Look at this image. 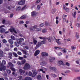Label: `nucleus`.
<instances>
[{
	"mask_svg": "<svg viewBox=\"0 0 80 80\" xmlns=\"http://www.w3.org/2000/svg\"><path fill=\"white\" fill-rule=\"evenodd\" d=\"M45 41L43 40L42 41H41L40 42H38V44L37 45H36V46L35 48V49L36 50V49H37L38 48H39L40 46H41V45H43V44H45Z\"/></svg>",
	"mask_w": 80,
	"mask_h": 80,
	"instance_id": "1",
	"label": "nucleus"
},
{
	"mask_svg": "<svg viewBox=\"0 0 80 80\" xmlns=\"http://www.w3.org/2000/svg\"><path fill=\"white\" fill-rule=\"evenodd\" d=\"M30 68V64L27 63H25L24 67V70H28Z\"/></svg>",
	"mask_w": 80,
	"mask_h": 80,
	"instance_id": "2",
	"label": "nucleus"
},
{
	"mask_svg": "<svg viewBox=\"0 0 80 80\" xmlns=\"http://www.w3.org/2000/svg\"><path fill=\"white\" fill-rule=\"evenodd\" d=\"M5 25H2L1 26H0V33H4L5 32V29L2 28V27H4Z\"/></svg>",
	"mask_w": 80,
	"mask_h": 80,
	"instance_id": "3",
	"label": "nucleus"
},
{
	"mask_svg": "<svg viewBox=\"0 0 80 80\" xmlns=\"http://www.w3.org/2000/svg\"><path fill=\"white\" fill-rule=\"evenodd\" d=\"M37 27H38V26L37 25H35L34 26L30 28V31H34L35 29H37Z\"/></svg>",
	"mask_w": 80,
	"mask_h": 80,
	"instance_id": "4",
	"label": "nucleus"
},
{
	"mask_svg": "<svg viewBox=\"0 0 80 80\" xmlns=\"http://www.w3.org/2000/svg\"><path fill=\"white\" fill-rule=\"evenodd\" d=\"M63 10H65L66 12H69V8H67V7L66 6H65V5H63Z\"/></svg>",
	"mask_w": 80,
	"mask_h": 80,
	"instance_id": "5",
	"label": "nucleus"
},
{
	"mask_svg": "<svg viewBox=\"0 0 80 80\" xmlns=\"http://www.w3.org/2000/svg\"><path fill=\"white\" fill-rule=\"evenodd\" d=\"M19 72L20 75H23V74L25 73V71L24 70H23L22 69H19Z\"/></svg>",
	"mask_w": 80,
	"mask_h": 80,
	"instance_id": "6",
	"label": "nucleus"
},
{
	"mask_svg": "<svg viewBox=\"0 0 80 80\" xmlns=\"http://www.w3.org/2000/svg\"><path fill=\"white\" fill-rule=\"evenodd\" d=\"M41 55L42 57H48V53L46 52H42Z\"/></svg>",
	"mask_w": 80,
	"mask_h": 80,
	"instance_id": "7",
	"label": "nucleus"
},
{
	"mask_svg": "<svg viewBox=\"0 0 80 80\" xmlns=\"http://www.w3.org/2000/svg\"><path fill=\"white\" fill-rule=\"evenodd\" d=\"M18 4L20 5H23L25 4V1L24 0H21L18 2Z\"/></svg>",
	"mask_w": 80,
	"mask_h": 80,
	"instance_id": "8",
	"label": "nucleus"
},
{
	"mask_svg": "<svg viewBox=\"0 0 80 80\" xmlns=\"http://www.w3.org/2000/svg\"><path fill=\"white\" fill-rule=\"evenodd\" d=\"M40 50H36L34 53V56H37L38 54L40 53Z\"/></svg>",
	"mask_w": 80,
	"mask_h": 80,
	"instance_id": "9",
	"label": "nucleus"
},
{
	"mask_svg": "<svg viewBox=\"0 0 80 80\" xmlns=\"http://www.w3.org/2000/svg\"><path fill=\"white\" fill-rule=\"evenodd\" d=\"M10 32L11 33H13V31L14 33H17V31H16V30H15V28H12V29L10 28L9 29Z\"/></svg>",
	"mask_w": 80,
	"mask_h": 80,
	"instance_id": "10",
	"label": "nucleus"
},
{
	"mask_svg": "<svg viewBox=\"0 0 80 80\" xmlns=\"http://www.w3.org/2000/svg\"><path fill=\"white\" fill-rule=\"evenodd\" d=\"M22 41H24V39L22 38H20L18 40V41L20 44L22 43H23Z\"/></svg>",
	"mask_w": 80,
	"mask_h": 80,
	"instance_id": "11",
	"label": "nucleus"
},
{
	"mask_svg": "<svg viewBox=\"0 0 80 80\" xmlns=\"http://www.w3.org/2000/svg\"><path fill=\"white\" fill-rule=\"evenodd\" d=\"M77 14V12L76 11H74L72 13V16L73 18H76V15Z\"/></svg>",
	"mask_w": 80,
	"mask_h": 80,
	"instance_id": "12",
	"label": "nucleus"
},
{
	"mask_svg": "<svg viewBox=\"0 0 80 80\" xmlns=\"http://www.w3.org/2000/svg\"><path fill=\"white\" fill-rule=\"evenodd\" d=\"M49 68L50 70H52L54 71V72H55L57 70L56 68L54 67H52L51 66L49 67Z\"/></svg>",
	"mask_w": 80,
	"mask_h": 80,
	"instance_id": "13",
	"label": "nucleus"
},
{
	"mask_svg": "<svg viewBox=\"0 0 80 80\" xmlns=\"http://www.w3.org/2000/svg\"><path fill=\"white\" fill-rule=\"evenodd\" d=\"M37 12L35 11H33L31 12V17H33L36 15Z\"/></svg>",
	"mask_w": 80,
	"mask_h": 80,
	"instance_id": "14",
	"label": "nucleus"
},
{
	"mask_svg": "<svg viewBox=\"0 0 80 80\" xmlns=\"http://www.w3.org/2000/svg\"><path fill=\"white\" fill-rule=\"evenodd\" d=\"M8 55H9L8 57L10 58V59H12V52H9L8 53Z\"/></svg>",
	"mask_w": 80,
	"mask_h": 80,
	"instance_id": "15",
	"label": "nucleus"
},
{
	"mask_svg": "<svg viewBox=\"0 0 80 80\" xmlns=\"http://www.w3.org/2000/svg\"><path fill=\"white\" fill-rule=\"evenodd\" d=\"M37 72H33L32 74V77H35V76L37 75Z\"/></svg>",
	"mask_w": 80,
	"mask_h": 80,
	"instance_id": "16",
	"label": "nucleus"
},
{
	"mask_svg": "<svg viewBox=\"0 0 80 80\" xmlns=\"http://www.w3.org/2000/svg\"><path fill=\"white\" fill-rule=\"evenodd\" d=\"M8 42L10 44H13V41L12 39H10L8 40Z\"/></svg>",
	"mask_w": 80,
	"mask_h": 80,
	"instance_id": "17",
	"label": "nucleus"
},
{
	"mask_svg": "<svg viewBox=\"0 0 80 80\" xmlns=\"http://www.w3.org/2000/svg\"><path fill=\"white\" fill-rule=\"evenodd\" d=\"M21 51L22 52H23V54H25V55H27V51H25V50L23 49L21 50Z\"/></svg>",
	"mask_w": 80,
	"mask_h": 80,
	"instance_id": "18",
	"label": "nucleus"
},
{
	"mask_svg": "<svg viewBox=\"0 0 80 80\" xmlns=\"http://www.w3.org/2000/svg\"><path fill=\"white\" fill-rule=\"evenodd\" d=\"M15 45H16V47H19V45H20V43L18 42H14Z\"/></svg>",
	"mask_w": 80,
	"mask_h": 80,
	"instance_id": "19",
	"label": "nucleus"
},
{
	"mask_svg": "<svg viewBox=\"0 0 80 80\" xmlns=\"http://www.w3.org/2000/svg\"><path fill=\"white\" fill-rule=\"evenodd\" d=\"M8 65H9V67H10V68H13V64L12 63V62H9L8 63Z\"/></svg>",
	"mask_w": 80,
	"mask_h": 80,
	"instance_id": "20",
	"label": "nucleus"
},
{
	"mask_svg": "<svg viewBox=\"0 0 80 80\" xmlns=\"http://www.w3.org/2000/svg\"><path fill=\"white\" fill-rule=\"evenodd\" d=\"M6 64V61H5V60H3L2 61V64H0L1 65H4Z\"/></svg>",
	"mask_w": 80,
	"mask_h": 80,
	"instance_id": "21",
	"label": "nucleus"
},
{
	"mask_svg": "<svg viewBox=\"0 0 80 80\" xmlns=\"http://www.w3.org/2000/svg\"><path fill=\"white\" fill-rule=\"evenodd\" d=\"M53 38H52V37H49L47 39L48 40V42H51V39H53Z\"/></svg>",
	"mask_w": 80,
	"mask_h": 80,
	"instance_id": "22",
	"label": "nucleus"
},
{
	"mask_svg": "<svg viewBox=\"0 0 80 80\" xmlns=\"http://www.w3.org/2000/svg\"><path fill=\"white\" fill-rule=\"evenodd\" d=\"M3 70H5V66H3L1 68H0V71H2Z\"/></svg>",
	"mask_w": 80,
	"mask_h": 80,
	"instance_id": "23",
	"label": "nucleus"
},
{
	"mask_svg": "<svg viewBox=\"0 0 80 80\" xmlns=\"http://www.w3.org/2000/svg\"><path fill=\"white\" fill-rule=\"evenodd\" d=\"M25 80H32V78L29 77H26Z\"/></svg>",
	"mask_w": 80,
	"mask_h": 80,
	"instance_id": "24",
	"label": "nucleus"
},
{
	"mask_svg": "<svg viewBox=\"0 0 80 80\" xmlns=\"http://www.w3.org/2000/svg\"><path fill=\"white\" fill-rule=\"evenodd\" d=\"M41 65H45V61H43L42 62H41L40 63Z\"/></svg>",
	"mask_w": 80,
	"mask_h": 80,
	"instance_id": "25",
	"label": "nucleus"
},
{
	"mask_svg": "<svg viewBox=\"0 0 80 80\" xmlns=\"http://www.w3.org/2000/svg\"><path fill=\"white\" fill-rule=\"evenodd\" d=\"M37 78L38 80H41V76L40 75H38L37 76Z\"/></svg>",
	"mask_w": 80,
	"mask_h": 80,
	"instance_id": "26",
	"label": "nucleus"
},
{
	"mask_svg": "<svg viewBox=\"0 0 80 80\" xmlns=\"http://www.w3.org/2000/svg\"><path fill=\"white\" fill-rule=\"evenodd\" d=\"M11 39H12V40H15L16 38L15 37H14L13 36H11Z\"/></svg>",
	"mask_w": 80,
	"mask_h": 80,
	"instance_id": "27",
	"label": "nucleus"
},
{
	"mask_svg": "<svg viewBox=\"0 0 80 80\" xmlns=\"http://www.w3.org/2000/svg\"><path fill=\"white\" fill-rule=\"evenodd\" d=\"M26 18V16L25 15H24L20 18L21 19H25Z\"/></svg>",
	"mask_w": 80,
	"mask_h": 80,
	"instance_id": "28",
	"label": "nucleus"
},
{
	"mask_svg": "<svg viewBox=\"0 0 80 80\" xmlns=\"http://www.w3.org/2000/svg\"><path fill=\"white\" fill-rule=\"evenodd\" d=\"M26 62V60L25 59H23L21 61V63H22V64H24V63H25Z\"/></svg>",
	"mask_w": 80,
	"mask_h": 80,
	"instance_id": "29",
	"label": "nucleus"
},
{
	"mask_svg": "<svg viewBox=\"0 0 80 80\" xmlns=\"http://www.w3.org/2000/svg\"><path fill=\"white\" fill-rule=\"evenodd\" d=\"M76 38L77 39H78V38H79V36L78 35V34L77 32L76 33Z\"/></svg>",
	"mask_w": 80,
	"mask_h": 80,
	"instance_id": "30",
	"label": "nucleus"
},
{
	"mask_svg": "<svg viewBox=\"0 0 80 80\" xmlns=\"http://www.w3.org/2000/svg\"><path fill=\"white\" fill-rule=\"evenodd\" d=\"M42 33H46V32H47V29H46V28L43 29L42 30Z\"/></svg>",
	"mask_w": 80,
	"mask_h": 80,
	"instance_id": "31",
	"label": "nucleus"
},
{
	"mask_svg": "<svg viewBox=\"0 0 80 80\" xmlns=\"http://www.w3.org/2000/svg\"><path fill=\"white\" fill-rule=\"evenodd\" d=\"M59 63H60V65H62L63 66L65 65V64L63 63V61H60Z\"/></svg>",
	"mask_w": 80,
	"mask_h": 80,
	"instance_id": "32",
	"label": "nucleus"
},
{
	"mask_svg": "<svg viewBox=\"0 0 80 80\" xmlns=\"http://www.w3.org/2000/svg\"><path fill=\"white\" fill-rule=\"evenodd\" d=\"M51 75L54 78L57 77V75L53 73L51 74Z\"/></svg>",
	"mask_w": 80,
	"mask_h": 80,
	"instance_id": "33",
	"label": "nucleus"
},
{
	"mask_svg": "<svg viewBox=\"0 0 80 80\" xmlns=\"http://www.w3.org/2000/svg\"><path fill=\"white\" fill-rule=\"evenodd\" d=\"M13 55L15 57H18V55L17 54V53L15 52L13 53Z\"/></svg>",
	"mask_w": 80,
	"mask_h": 80,
	"instance_id": "34",
	"label": "nucleus"
},
{
	"mask_svg": "<svg viewBox=\"0 0 80 80\" xmlns=\"http://www.w3.org/2000/svg\"><path fill=\"white\" fill-rule=\"evenodd\" d=\"M17 64L19 66L22 65V63H21L20 61H18L17 62Z\"/></svg>",
	"mask_w": 80,
	"mask_h": 80,
	"instance_id": "35",
	"label": "nucleus"
},
{
	"mask_svg": "<svg viewBox=\"0 0 80 80\" xmlns=\"http://www.w3.org/2000/svg\"><path fill=\"white\" fill-rule=\"evenodd\" d=\"M2 42L4 43H7V41L5 39H4L2 40Z\"/></svg>",
	"mask_w": 80,
	"mask_h": 80,
	"instance_id": "36",
	"label": "nucleus"
},
{
	"mask_svg": "<svg viewBox=\"0 0 80 80\" xmlns=\"http://www.w3.org/2000/svg\"><path fill=\"white\" fill-rule=\"evenodd\" d=\"M71 49L72 50H75L76 49V47L73 46H72L71 47Z\"/></svg>",
	"mask_w": 80,
	"mask_h": 80,
	"instance_id": "37",
	"label": "nucleus"
},
{
	"mask_svg": "<svg viewBox=\"0 0 80 80\" xmlns=\"http://www.w3.org/2000/svg\"><path fill=\"white\" fill-rule=\"evenodd\" d=\"M63 20H65V22H66V23H68V20H67L66 19V18H63Z\"/></svg>",
	"mask_w": 80,
	"mask_h": 80,
	"instance_id": "38",
	"label": "nucleus"
},
{
	"mask_svg": "<svg viewBox=\"0 0 80 80\" xmlns=\"http://www.w3.org/2000/svg\"><path fill=\"white\" fill-rule=\"evenodd\" d=\"M44 26V24L42 23L40 24V25H39V27H42Z\"/></svg>",
	"mask_w": 80,
	"mask_h": 80,
	"instance_id": "39",
	"label": "nucleus"
},
{
	"mask_svg": "<svg viewBox=\"0 0 80 80\" xmlns=\"http://www.w3.org/2000/svg\"><path fill=\"white\" fill-rule=\"evenodd\" d=\"M53 40H56V42H57V41H59V40H60V39H56V38H55V37H53Z\"/></svg>",
	"mask_w": 80,
	"mask_h": 80,
	"instance_id": "40",
	"label": "nucleus"
},
{
	"mask_svg": "<svg viewBox=\"0 0 80 80\" xmlns=\"http://www.w3.org/2000/svg\"><path fill=\"white\" fill-rule=\"evenodd\" d=\"M24 48L26 49H27V50H28L29 49V48L27 46H25L24 47Z\"/></svg>",
	"mask_w": 80,
	"mask_h": 80,
	"instance_id": "41",
	"label": "nucleus"
},
{
	"mask_svg": "<svg viewBox=\"0 0 80 80\" xmlns=\"http://www.w3.org/2000/svg\"><path fill=\"white\" fill-rule=\"evenodd\" d=\"M37 40H34L33 41V43H34V45H36V43H37Z\"/></svg>",
	"mask_w": 80,
	"mask_h": 80,
	"instance_id": "42",
	"label": "nucleus"
},
{
	"mask_svg": "<svg viewBox=\"0 0 80 80\" xmlns=\"http://www.w3.org/2000/svg\"><path fill=\"white\" fill-rule=\"evenodd\" d=\"M77 27H78V28H80V23H77L76 24Z\"/></svg>",
	"mask_w": 80,
	"mask_h": 80,
	"instance_id": "43",
	"label": "nucleus"
},
{
	"mask_svg": "<svg viewBox=\"0 0 80 80\" xmlns=\"http://www.w3.org/2000/svg\"><path fill=\"white\" fill-rule=\"evenodd\" d=\"M22 76H20L18 77V78H19V79H18V80H23L22 79Z\"/></svg>",
	"mask_w": 80,
	"mask_h": 80,
	"instance_id": "44",
	"label": "nucleus"
},
{
	"mask_svg": "<svg viewBox=\"0 0 80 80\" xmlns=\"http://www.w3.org/2000/svg\"><path fill=\"white\" fill-rule=\"evenodd\" d=\"M28 75L29 76H31V75H32V72L30 71L29 72Z\"/></svg>",
	"mask_w": 80,
	"mask_h": 80,
	"instance_id": "45",
	"label": "nucleus"
},
{
	"mask_svg": "<svg viewBox=\"0 0 80 80\" xmlns=\"http://www.w3.org/2000/svg\"><path fill=\"white\" fill-rule=\"evenodd\" d=\"M8 73H11V71L10 70H8L7 71Z\"/></svg>",
	"mask_w": 80,
	"mask_h": 80,
	"instance_id": "46",
	"label": "nucleus"
},
{
	"mask_svg": "<svg viewBox=\"0 0 80 80\" xmlns=\"http://www.w3.org/2000/svg\"><path fill=\"white\" fill-rule=\"evenodd\" d=\"M11 70H12V71H13L14 72H15V71L16 70L15 69L13 68H11Z\"/></svg>",
	"mask_w": 80,
	"mask_h": 80,
	"instance_id": "47",
	"label": "nucleus"
},
{
	"mask_svg": "<svg viewBox=\"0 0 80 80\" xmlns=\"http://www.w3.org/2000/svg\"><path fill=\"white\" fill-rule=\"evenodd\" d=\"M62 51L63 52V53H67V51H66L65 49H63V50H62Z\"/></svg>",
	"mask_w": 80,
	"mask_h": 80,
	"instance_id": "48",
	"label": "nucleus"
},
{
	"mask_svg": "<svg viewBox=\"0 0 80 80\" xmlns=\"http://www.w3.org/2000/svg\"><path fill=\"white\" fill-rule=\"evenodd\" d=\"M2 23L3 24H5V19L3 20L2 21Z\"/></svg>",
	"mask_w": 80,
	"mask_h": 80,
	"instance_id": "49",
	"label": "nucleus"
},
{
	"mask_svg": "<svg viewBox=\"0 0 80 80\" xmlns=\"http://www.w3.org/2000/svg\"><path fill=\"white\" fill-rule=\"evenodd\" d=\"M41 31V29L40 28H39L38 29L36 30V32H39Z\"/></svg>",
	"mask_w": 80,
	"mask_h": 80,
	"instance_id": "50",
	"label": "nucleus"
},
{
	"mask_svg": "<svg viewBox=\"0 0 80 80\" xmlns=\"http://www.w3.org/2000/svg\"><path fill=\"white\" fill-rule=\"evenodd\" d=\"M66 65H67V66H68L69 67L70 66V63H68V62H67L66 63Z\"/></svg>",
	"mask_w": 80,
	"mask_h": 80,
	"instance_id": "51",
	"label": "nucleus"
},
{
	"mask_svg": "<svg viewBox=\"0 0 80 80\" xmlns=\"http://www.w3.org/2000/svg\"><path fill=\"white\" fill-rule=\"evenodd\" d=\"M66 73H70V71L69 70H67L65 72Z\"/></svg>",
	"mask_w": 80,
	"mask_h": 80,
	"instance_id": "52",
	"label": "nucleus"
},
{
	"mask_svg": "<svg viewBox=\"0 0 80 80\" xmlns=\"http://www.w3.org/2000/svg\"><path fill=\"white\" fill-rule=\"evenodd\" d=\"M6 8H7L8 9V10H10V9H11V8H10V7L8 6H6Z\"/></svg>",
	"mask_w": 80,
	"mask_h": 80,
	"instance_id": "53",
	"label": "nucleus"
},
{
	"mask_svg": "<svg viewBox=\"0 0 80 80\" xmlns=\"http://www.w3.org/2000/svg\"><path fill=\"white\" fill-rule=\"evenodd\" d=\"M18 54L19 55H22V53L18 51Z\"/></svg>",
	"mask_w": 80,
	"mask_h": 80,
	"instance_id": "54",
	"label": "nucleus"
},
{
	"mask_svg": "<svg viewBox=\"0 0 80 80\" xmlns=\"http://www.w3.org/2000/svg\"><path fill=\"white\" fill-rule=\"evenodd\" d=\"M25 7H26V5L24 6L23 7L22 9V10H25Z\"/></svg>",
	"mask_w": 80,
	"mask_h": 80,
	"instance_id": "55",
	"label": "nucleus"
},
{
	"mask_svg": "<svg viewBox=\"0 0 80 80\" xmlns=\"http://www.w3.org/2000/svg\"><path fill=\"white\" fill-rule=\"evenodd\" d=\"M13 14L12 13L11 14H10V18H12V17H13Z\"/></svg>",
	"mask_w": 80,
	"mask_h": 80,
	"instance_id": "56",
	"label": "nucleus"
},
{
	"mask_svg": "<svg viewBox=\"0 0 80 80\" xmlns=\"http://www.w3.org/2000/svg\"><path fill=\"white\" fill-rule=\"evenodd\" d=\"M60 48H61V47H54V48L55 49H57V48H60Z\"/></svg>",
	"mask_w": 80,
	"mask_h": 80,
	"instance_id": "57",
	"label": "nucleus"
},
{
	"mask_svg": "<svg viewBox=\"0 0 80 80\" xmlns=\"http://www.w3.org/2000/svg\"><path fill=\"white\" fill-rule=\"evenodd\" d=\"M40 2V0H37L36 2V3H38Z\"/></svg>",
	"mask_w": 80,
	"mask_h": 80,
	"instance_id": "58",
	"label": "nucleus"
},
{
	"mask_svg": "<svg viewBox=\"0 0 80 80\" xmlns=\"http://www.w3.org/2000/svg\"><path fill=\"white\" fill-rule=\"evenodd\" d=\"M19 23H24V22H23V21H20Z\"/></svg>",
	"mask_w": 80,
	"mask_h": 80,
	"instance_id": "59",
	"label": "nucleus"
},
{
	"mask_svg": "<svg viewBox=\"0 0 80 80\" xmlns=\"http://www.w3.org/2000/svg\"><path fill=\"white\" fill-rule=\"evenodd\" d=\"M80 71L78 70H75V72H79Z\"/></svg>",
	"mask_w": 80,
	"mask_h": 80,
	"instance_id": "60",
	"label": "nucleus"
},
{
	"mask_svg": "<svg viewBox=\"0 0 80 80\" xmlns=\"http://www.w3.org/2000/svg\"><path fill=\"white\" fill-rule=\"evenodd\" d=\"M21 9V8H19V7H18L17 8V9H16L17 10H20Z\"/></svg>",
	"mask_w": 80,
	"mask_h": 80,
	"instance_id": "61",
	"label": "nucleus"
},
{
	"mask_svg": "<svg viewBox=\"0 0 80 80\" xmlns=\"http://www.w3.org/2000/svg\"><path fill=\"white\" fill-rule=\"evenodd\" d=\"M53 61V60H52L51 58L49 59V62H52Z\"/></svg>",
	"mask_w": 80,
	"mask_h": 80,
	"instance_id": "62",
	"label": "nucleus"
},
{
	"mask_svg": "<svg viewBox=\"0 0 80 80\" xmlns=\"http://www.w3.org/2000/svg\"><path fill=\"white\" fill-rule=\"evenodd\" d=\"M10 48H13V44H10Z\"/></svg>",
	"mask_w": 80,
	"mask_h": 80,
	"instance_id": "63",
	"label": "nucleus"
},
{
	"mask_svg": "<svg viewBox=\"0 0 80 80\" xmlns=\"http://www.w3.org/2000/svg\"><path fill=\"white\" fill-rule=\"evenodd\" d=\"M23 58L22 57H19V60H22Z\"/></svg>",
	"mask_w": 80,
	"mask_h": 80,
	"instance_id": "64",
	"label": "nucleus"
}]
</instances>
